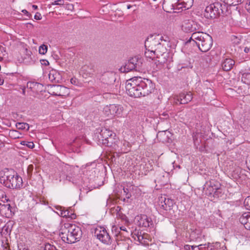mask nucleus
Here are the masks:
<instances>
[{"instance_id": "42", "label": "nucleus", "mask_w": 250, "mask_h": 250, "mask_svg": "<svg viewBox=\"0 0 250 250\" xmlns=\"http://www.w3.org/2000/svg\"><path fill=\"white\" fill-rule=\"evenodd\" d=\"M7 201L5 192L3 190L0 189V202L5 203V201Z\"/></svg>"}, {"instance_id": "43", "label": "nucleus", "mask_w": 250, "mask_h": 250, "mask_svg": "<svg viewBox=\"0 0 250 250\" xmlns=\"http://www.w3.org/2000/svg\"><path fill=\"white\" fill-rule=\"evenodd\" d=\"M21 144L22 145L26 146L29 148H33L35 146L34 143L32 142L22 141L21 142Z\"/></svg>"}, {"instance_id": "52", "label": "nucleus", "mask_w": 250, "mask_h": 250, "mask_svg": "<svg viewBox=\"0 0 250 250\" xmlns=\"http://www.w3.org/2000/svg\"><path fill=\"white\" fill-rule=\"evenodd\" d=\"M244 51L245 53H249L250 52V45H247L245 47H244Z\"/></svg>"}, {"instance_id": "53", "label": "nucleus", "mask_w": 250, "mask_h": 250, "mask_svg": "<svg viewBox=\"0 0 250 250\" xmlns=\"http://www.w3.org/2000/svg\"><path fill=\"white\" fill-rule=\"evenodd\" d=\"M34 18L37 20H41L42 19V16L40 13H37L34 16Z\"/></svg>"}, {"instance_id": "26", "label": "nucleus", "mask_w": 250, "mask_h": 250, "mask_svg": "<svg viewBox=\"0 0 250 250\" xmlns=\"http://www.w3.org/2000/svg\"><path fill=\"white\" fill-rule=\"evenodd\" d=\"M65 169L67 171L66 179L67 180L71 181L72 177L75 175L74 171L75 168L72 166H67L65 167Z\"/></svg>"}, {"instance_id": "20", "label": "nucleus", "mask_w": 250, "mask_h": 250, "mask_svg": "<svg viewBox=\"0 0 250 250\" xmlns=\"http://www.w3.org/2000/svg\"><path fill=\"white\" fill-rule=\"evenodd\" d=\"M179 0H164L163 4V8L167 12H174L175 4Z\"/></svg>"}, {"instance_id": "15", "label": "nucleus", "mask_w": 250, "mask_h": 250, "mask_svg": "<svg viewBox=\"0 0 250 250\" xmlns=\"http://www.w3.org/2000/svg\"><path fill=\"white\" fill-rule=\"evenodd\" d=\"M114 132L105 128H103L100 132L96 133L95 137L100 145H103L104 143L107 140Z\"/></svg>"}, {"instance_id": "58", "label": "nucleus", "mask_w": 250, "mask_h": 250, "mask_svg": "<svg viewBox=\"0 0 250 250\" xmlns=\"http://www.w3.org/2000/svg\"><path fill=\"white\" fill-rule=\"evenodd\" d=\"M191 247L192 246H190L189 245H186V246H185V249L188 250H192V249L191 248Z\"/></svg>"}, {"instance_id": "37", "label": "nucleus", "mask_w": 250, "mask_h": 250, "mask_svg": "<svg viewBox=\"0 0 250 250\" xmlns=\"http://www.w3.org/2000/svg\"><path fill=\"white\" fill-rule=\"evenodd\" d=\"M11 206L9 204H4L3 202H1V205H0V211H11Z\"/></svg>"}, {"instance_id": "47", "label": "nucleus", "mask_w": 250, "mask_h": 250, "mask_svg": "<svg viewBox=\"0 0 250 250\" xmlns=\"http://www.w3.org/2000/svg\"><path fill=\"white\" fill-rule=\"evenodd\" d=\"M244 204L248 209H250V196H248L245 199Z\"/></svg>"}, {"instance_id": "13", "label": "nucleus", "mask_w": 250, "mask_h": 250, "mask_svg": "<svg viewBox=\"0 0 250 250\" xmlns=\"http://www.w3.org/2000/svg\"><path fill=\"white\" fill-rule=\"evenodd\" d=\"M49 90L51 94L58 96H65L69 93V89L61 85H51Z\"/></svg>"}, {"instance_id": "59", "label": "nucleus", "mask_w": 250, "mask_h": 250, "mask_svg": "<svg viewBox=\"0 0 250 250\" xmlns=\"http://www.w3.org/2000/svg\"><path fill=\"white\" fill-rule=\"evenodd\" d=\"M4 83V80L0 77V85H1Z\"/></svg>"}, {"instance_id": "36", "label": "nucleus", "mask_w": 250, "mask_h": 250, "mask_svg": "<svg viewBox=\"0 0 250 250\" xmlns=\"http://www.w3.org/2000/svg\"><path fill=\"white\" fill-rule=\"evenodd\" d=\"M208 245L210 250H218V249L221 247V244L219 242L208 243Z\"/></svg>"}, {"instance_id": "2", "label": "nucleus", "mask_w": 250, "mask_h": 250, "mask_svg": "<svg viewBox=\"0 0 250 250\" xmlns=\"http://www.w3.org/2000/svg\"><path fill=\"white\" fill-rule=\"evenodd\" d=\"M0 183L11 189H20L23 185L21 177L13 169H8L0 171Z\"/></svg>"}, {"instance_id": "8", "label": "nucleus", "mask_w": 250, "mask_h": 250, "mask_svg": "<svg viewBox=\"0 0 250 250\" xmlns=\"http://www.w3.org/2000/svg\"><path fill=\"white\" fill-rule=\"evenodd\" d=\"M181 26L182 30L187 33L199 30L201 28V25L197 22L188 19L183 21Z\"/></svg>"}, {"instance_id": "50", "label": "nucleus", "mask_w": 250, "mask_h": 250, "mask_svg": "<svg viewBox=\"0 0 250 250\" xmlns=\"http://www.w3.org/2000/svg\"><path fill=\"white\" fill-rule=\"evenodd\" d=\"M160 118L163 119H167L169 117V115L167 112H164L160 114Z\"/></svg>"}, {"instance_id": "60", "label": "nucleus", "mask_w": 250, "mask_h": 250, "mask_svg": "<svg viewBox=\"0 0 250 250\" xmlns=\"http://www.w3.org/2000/svg\"><path fill=\"white\" fill-rule=\"evenodd\" d=\"M122 219H123V220H124V219H125V222H127V223H128V220L126 219V217L125 216H123V217H122Z\"/></svg>"}, {"instance_id": "33", "label": "nucleus", "mask_w": 250, "mask_h": 250, "mask_svg": "<svg viewBox=\"0 0 250 250\" xmlns=\"http://www.w3.org/2000/svg\"><path fill=\"white\" fill-rule=\"evenodd\" d=\"M191 249H198V250H210L209 248L208 243L205 244H201L198 246H192Z\"/></svg>"}, {"instance_id": "9", "label": "nucleus", "mask_w": 250, "mask_h": 250, "mask_svg": "<svg viewBox=\"0 0 250 250\" xmlns=\"http://www.w3.org/2000/svg\"><path fill=\"white\" fill-rule=\"evenodd\" d=\"M221 184L217 181L211 180L206 182L203 187V192L205 194L209 196L212 197L215 189L218 187H220Z\"/></svg>"}, {"instance_id": "64", "label": "nucleus", "mask_w": 250, "mask_h": 250, "mask_svg": "<svg viewBox=\"0 0 250 250\" xmlns=\"http://www.w3.org/2000/svg\"><path fill=\"white\" fill-rule=\"evenodd\" d=\"M120 209H121V207H120L118 206V207H117V208H116V210L118 211H120Z\"/></svg>"}, {"instance_id": "30", "label": "nucleus", "mask_w": 250, "mask_h": 250, "mask_svg": "<svg viewBox=\"0 0 250 250\" xmlns=\"http://www.w3.org/2000/svg\"><path fill=\"white\" fill-rule=\"evenodd\" d=\"M242 82L247 84H250V73H244L242 75Z\"/></svg>"}, {"instance_id": "12", "label": "nucleus", "mask_w": 250, "mask_h": 250, "mask_svg": "<svg viewBox=\"0 0 250 250\" xmlns=\"http://www.w3.org/2000/svg\"><path fill=\"white\" fill-rule=\"evenodd\" d=\"M161 38H159L157 36L156 37L153 38V36L148 37L145 42V47L148 51H150L151 53H153L154 50L160 43V40H162Z\"/></svg>"}, {"instance_id": "10", "label": "nucleus", "mask_w": 250, "mask_h": 250, "mask_svg": "<svg viewBox=\"0 0 250 250\" xmlns=\"http://www.w3.org/2000/svg\"><path fill=\"white\" fill-rule=\"evenodd\" d=\"M131 235L132 238L139 243L144 245H148L150 236L148 234L135 229L133 231H131Z\"/></svg>"}, {"instance_id": "1", "label": "nucleus", "mask_w": 250, "mask_h": 250, "mask_svg": "<svg viewBox=\"0 0 250 250\" xmlns=\"http://www.w3.org/2000/svg\"><path fill=\"white\" fill-rule=\"evenodd\" d=\"M154 88L155 85L151 80L141 77H134L126 82V93L132 97L147 96L154 91Z\"/></svg>"}, {"instance_id": "51", "label": "nucleus", "mask_w": 250, "mask_h": 250, "mask_svg": "<svg viewBox=\"0 0 250 250\" xmlns=\"http://www.w3.org/2000/svg\"><path fill=\"white\" fill-rule=\"evenodd\" d=\"M123 190H124V193L125 194L126 198H128V199L131 196V194H130V193H129L128 189L127 188H123Z\"/></svg>"}, {"instance_id": "54", "label": "nucleus", "mask_w": 250, "mask_h": 250, "mask_svg": "<svg viewBox=\"0 0 250 250\" xmlns=\"http://www.w3.org/2000/svg\"><path fill=\"white\" fill-rule=\"evenodd\" d=\"M41 62L42 64L45 65V66L48 65L49 64L48 61L47 60H42L41 61Z\"/></svg>"}, {"instance_id": "7", "label": "nucleus", "mask_w": 250, "mask_h": 250, "mask_svg": "<svg viewBox=\"0 0 250 250\" xmlns=\"http://www.w3.org/2000/svg\"><path fill=\"white\" fill-rule=\"evenodd\" d=\"M221 7L222 5L219 2L210 4L206 7L204 12V16L207 19L216 18L220 14L221 12H223Z\"/></svg>"}, {"instance_id": "16", "label": "nucleus", "mask_w": 250, "mask_h": 250, "mask_svg": "<svg viewBox=\"0 0 250 250\" xmlns=\"http://www.w3.org/2000/svg\"><path fill=\"white\" fill-rule=\"evenodd\" d=\"M120 144V141L117 138L115 133H113L111 136L106 140L103 145L112 147L114 150H119Z\"/></svg>"}, {"instance_id": "41", "label": "nucleus", "mask_w": 250, "mask_h": 250, "mask_svg": "<svg viewBox=\"0 0 250 250\" xmlns=\"http://www.w3.org/2000/svg\"><path fill=\"white\" fill-rule=\"evenodd\" d=\"M47 45L42 44L39 47V52L40 54L44 55L47 52Z\"/></svg>"}, {"instance_id": "46", "label": "nucleus", "mask_w": 250, "mask_h": 250, "mask_svg": "<svg viewBox=\"0 0 250 250\" xmlns=\"http://www.w3.org/2000/svg\"><path fill=\"white\" fill-rule=\"evenodd\" d=\"M159 58H157L159 60L158 61L160 63L164 64L167 62V58H165L164 56H158Z\"/></svg>"}, {"instance_id": "14", "label": "nucleus", "mask_w": 250, "mask_h": 250, "mask_svg": "<svg viewBox=\"0 0 250 250\" xmlns=\"http://www.w3.org/2000/svg\"><path fill=\"white\" fill-rule=\"evenodd\" d=\"M95 235L100 241L104 244H109L111 243L110 237L104 228L96 229L95 230Z\"/></svg>"}, {"instance_id": "23", "label": "nucleus", "mask_w": 250, "mask_h": 250, "mask_svg": "<svg viewBox=\"0 0 250 250\" xmlns=\"http://www.w3.org/2000/svg\"><path fill=\"white\" fill-rule=\"evenodd\" d=\"M239 220L246 229L250 230V212L243 213Z\"/></svg>"}, {"instance_id": "38", "label": "nucleus", "mask_w": 250, "mask_h": 250, "mask_svg": "<svg viewBox=\"0 0 250 250\" xmlns=\"http://www.w3.org/2000/svg\"><path fill=\"white\" fill-rule=\"evenodd\" d=\"M21 133L19 131L15 130H11L9 132V135L14 139L19 138Z\"/></svg>"}, {"instance_id": "27", "label": "nucleus", "mask_w": 250, "mask_h": 250, "mask_svg": "<svg viewBox=\"0 0 250 250\" xmlns=\"http://www.w3.org/2000/svg\"><path fill=\"white\" fill-rule=\"evenodd\" d=\"M60 215L62 217L70 218L71 219L75 218V214H71V215H68V210L65 209L64 208L60 207Z\"/></svg>"}, {"instance_id": "28", "label": "nucleus", "mask_w": 250, "mask_h": 250, "mask_svg": "<svg viewBox=\"0 0 250 250\" xmlns=\"http://www.w3.org/2000/svg\"><path fill=\"white\" fill-rule=\"evenodd\" d=\"M186 5L181 0H179L177 3L175 4V12H179L180 10L183 11L184 10L188 9L187 7H185Z\"/></svg>"}, {"instance_id": "25", "label": "nucleus", "mask_w": 250, "mask_h": 250, "mask_svg": "<svg viewBox=\"0 0 250 250\" xmlns=\"http://www.w3.org/2000/svg\"><path fill=\"white\" fill-rule=\"evenodd\" d=\"M234 61L231 59H226L222 63V69L225 71H229L234 65Z\"/></svg>"}, {"instance_id": "62", "label": "nucleus", "mask_w": 250, "mask_h": 250, "mask_svg": "<svg viewBox=\"0 0 250 250\" xmlns=\"http://www.w3.org/2000/svg\"><path fill=\"white\" fill-rule=\"evenodd\" d=\"M71 83H75V79H74L72 78L71 79Z\"/></svg>"}, {"instance_id": "55", "label": "nucleus", "mask_w": 250, "mask_h": 250, "mask_svg": "<svg viewBox=\"0 0 250 250\" xmlns=\"http://www.w3.org/2000/svg\"><path fill=\"white\" fill-rule=\"evenodd\" d=\"M246 164L248 166V168L250 170V156L247 157V160H246Z\"/></svg>"}, {"instance_id": "3", "label": "nucleus", "mask_w": 250, "mask_h": 250, "mask_svg": "<svg viewBox=\"0 0 250 250\" xmlns=\"http://www.w3.org/2000/svg\"><path fill=\"white\" fill-rule=\"evenodd\" d=\"M65 229H62L60 236L63 241L68 244L74 243L80 240L82 236L81 228L74 224H65Z\"/></svg>"}, {"instance_id": "31", "label": "nucleus", "mask_w": 250, "mask_h": 250, "mask_svg": "<svg viewBox=\"0 0 250 250\" xmlns=\"http://www.w3.org/2000/svg\"><path fill=\"white\" fill-rule=\"evenodd\" d=\"M27 87H29L31 89H42L43 87V85L39 83H35V82H28L27 84Z\"/></svg>"}, {"instance_id": "40", "label": "nucleus", "mask_w": 250, "mask_h": 250, "mask_svg": "<svg viewBox=\"0 0 250 250\" xmlns=\"http://www.w3.org/2000/svg\"><path fill=\"white\" fill-rule=\"evenodd\" d=\"M123 144V147H121V150L124 151H129V148H130L131 145L130 143L126 141H124L122 142Z\"/></svg>"}, {"instance_id": "32", "label": "nucleus", "mask_w": 250, "mask_h": 250, "mask_svg": "<svg viewBox=\"0 0 250 250\" xmlns=\"http://www.w3.org/2000/svg\"><path fill=\"white\" fill-rule=\"evenodd\" d=\"M16 126L18 129L28 130L29 129V125L25 123H17Z\"/></svg>"}, {"instance_id": "22", "label": "nucleus", "mask_w": 250, "mask_h": 250, "mask_svg": "<svg viewBox=\"0 0 250 250\" xmlns=\"http://www.w3.org/2000/svg\"><path fill=\"white\" fill-rule=\"evenodd\" d=\"M49 80L54 83H60L62 81V77L59 72L55 69L50 71L48 74Z\"/></svg>"}, {"instance_id": "56", "label": "nucleus", "mask_w": 250, "mask_h": 250, "mask_svg": "<svg viewBox=\"0 0 250 250\" xmlns=\"http://www.w3.org/2000/svg\"><path fill=\"white\" fill-rule=\"evenodd\" d=\"M21 12L24 14L26 15V16L28 17H29L31 16V15L28 13V12L25 9L22 10Z\"/></svg>"}, {"instance_id": "11", "label": "nucleus", "mask_w": 250, "mask_h": 250, "mask_svg": "<svg viewBox=\"0 0 250 250\" xmlns=\"http://www.w3.org/2000/svg\"><path fill=\"white\" fill-rule=\"evenodd\" d=\"M123 109V107L118 104H110L106 106L104 109V112L107 116H121Z\"/></svg>"}, {"instance_id": "48", "label": "nucleus", "mask_w": 250, "mask_h": 250, "mask_svg": "<svg viewBox=\"0 0 250 250\" xmlns=\"http://www.w3.org/2000/svg\"><path fill=\"white\" fill-rule=\"evenodd\" d=\"M34 167L32 165L28 166L27 169V173L29 176L32 175V171L33 170Z\"/></svg>"}, {"instance_id": "17", "label": "nucleus", "mask_w": 250, "mask_h": 250, "mask_svg": "<svg viewBox=\"0 0 250 250\" xmlns=\"http://www.w3.org/2000/svg\"><path fill=\"white\" fill-rule=\"evenodd\" d=\"M192 99V94L190 92H183L180 93L175 98V102L177 104L179 102L180 104H186L191 101Z\"/></svg>"}, {"instance_id": "19", "label": "nucleus", "mask_w": 250, "mask_h": 250, "mask_svg": "<svg viewBox=\"0 0 250 250\" xmlns=\"http://www.w3.org/2000/svg\"><path fill=\"white\" fill-rule=\"evenodd\" d=\"M102 80L104 83L112 84L116 80V74L113 71H107L102 75Z\"/></svg>"}, {"instance_id": "44", "label": "nucleus", "mask_w": 250, "mask_h": 250, "mask_svg": "<svg viewBox=\"0 0 250 250\" xmlns=\"http://www.w3.org/2000/svg\"><path fill=\"white\" fill-rule=\"evenodd\" d=\"M186 5L185 7L190 8L193 3V0H181Z\"/></svg>"}, {"instance_id": "61", "label": "nucleus", "mask_w": 250, "mask_h": 250, "mask_svg": "<svg viewBox=\"0 0 250 250\" xmlns=\"http://www.w3.org/2000/svg\"><path fill=\"white\" fill-rule=\"evenodd\" d=\"M32 7L34 10H36L38 9V6L36 5H33Z\"/></svg>"}, {"instance_id": "57", "label": "nucleus", "mask_w": 250, "mask_h": 250, "mask_svg": "<svg viewBox=\"0 0 250 250\" xmlns=\"http://www.w3.org/2000/svg\"><path fill=\"white\" fill-rule=\"evenodd\" d=\"M120 229L121 230H123V231H126V232H127V230H126V228L125 227H123V226L120 227Z\"/></svg>"}, {"instance_id": "29", "label": "nucleus", "mask_w": 250, "mask_h": 250, "mask_svg": "<svg viewBox=\"0 0 250 250\" xmlns=\"http://www.w3.org/2000/svg\"><path fill=\"white\" fill-rule=\"evenodd\" d=\"M201 236V231L200 230L196 229L194 231H192L190 234V237L192 240H197L198 239L200 238Z\"/></svg>"}, {"instance_id": "34", "label": "nucleus", "mask_w": 250, "mask_h": 250, "mask_svg": "<svg viewBox=\"0 0 250 250\" xmlns=\"http://www.w3.org/2000/svg\"><path fill=\"white\" fill-rule=\"evenodd\" d=\"M224 193L223 192V189L220 187H218V188L215 189L212 197L214 198H220L222 197Z\"/></svg>"}, {"instance_id": "45", "label": "nucleus", "mask_w": 250, "mask_h": 250, "mask_svg": "<svg viewBox=\"0 0 250 250\" xmlns=\"http://www.w3.org/2000/svg\"><path fill=\"white\" fill-rule=\"evenodd\" d=\"M44 250H58L55 246L50 244H47L45 245Z\"/></svg>"}, {"instance_id": "4", "label": "nucleus", "mask_w": 250, "mask_h": 250, "mask_svg": "<svg viewBox=\"0 0 250 250\" xmlns=\"http://www.w3.org/2000/svg\"><path fill=\"white\" fill-rule=\"evenodd\" d=\"M191 40L195 42L199 50L203 52L208 51L213 43L212 37L203 32H194L187 42H190Z\"/></svg>"}, {"instance_id": "39", "label": "nucleus", "mask_w": 250, "mask_h": 250, "mask_svg": "<svg viewBox=\"0 0 250 250\" xmlns=\"http://www.w3.org/2000/svg\"><path fill=\"white\" fill-rule=\"evenodd\" d=\"M231 41L234 44H238L241 41V36H235L233 35L231 37Z\"/></svg>"}, {"instance_id": "63", "label": "nucleus", "mask_w": 250, "mask_h": 250, "mask_svg": "<svg viewBox=\"0 0 250 250\" xmlns=\"http://www.w3.org/2000/svg\"><path fill=\"white\" fill-rule=\"evenodd\" d=\"M22 93L23 95H25V88H24L22 89Z\"/></svg>"}, {"instance_id": "24", "label": "nucleus", "mask_w": 250, "mask_h": 250, "mask_svg": "<svg viewBox=\"0 0 250 250\" xmlns=\"http://www.w3.org/2000/svg\"><path fill=\"white\" fill-rule=\"evenodd\" d=\"M153 54L156 55L157 58H159L158 56H164L165 58L168 56L166 48L161 42L157 45L156 50L154 51Z\"/></svg>"}, {"instance_id": "18", "label": "nucleus", "mask_w": 250, "mask_h": 250, "mask_svg": "<svg viewBox=\"0 0 250 250\" xmlns=\"http://www.w3.org/2000/svg\"><path fill=\"white\" fill-rule=\"evenodd\" d=\"M174 204L173 201L169 198L161 197L159 198V207L166 211L170 210Z\"/></svg>"}, {"instance_id": "5", "label": "nucleus", "mask_w": 250, "mask_h": 250, "mask_svg": "<svg viewBox=\"0 0 250 250\" xmlns=\"http://www.w3.org/2000/svg\"><path fill=\"white\" fill-rule=\"evenodd\" d=\"M143 60L138 56L129 59L125 64L121 67L120 70L121 72L126 73L130 71L140 72L142 70Z\"/></svg>"}, {"instance_id": "21", "label": "nucleus", "mask_w": 250, "mask_h": 250, "mask_svg": "<svg viewBox=\"0 0 250 250\" xmlns=\"http://www.w3.org/2000/svg\"><path fill=\"white\" fill-rule=\"evenodd\" d=\"M138 221L137 224L143 227H148L150 224H151V220L146 215H141L136 217Z\"/></svg>"}, {"instance_id": "35", "label": "nucleus", "mask_w": 250, "mask_h": 250, "mask_svg": "<svg viewBox=\"0 0 250 250\" xmlns=\"http://www.w3.org/2000/svg\"><path fill=\"white\" fill-rule=\"evenodd\" d=\"M223 1L225 4L228 5H236L239 3L240 0H221Z\"/></svg>"}, {"instance_id": "6", "label": "nucleus", "mask_w": 250, "mask_h": 250, "mask_svg": "<svg viewBox=\"0 0 250 250\" xmlns=\"http://www.w3.org/2000/svg\"><path fill=\"white\" fill-rule=\"evenodd\" d=\"M143 60L138 56L129 59L125 64L121 67L120 70L121 72L126 73L130 71L140 72L142 70Z\"/></svg>"}, {"instance_id": "49", "label": "nucleus", "mask_w": 250, "mask_h": 250, "mask_svg": "<svg viewBox=\"0 0 250 250\" xmlns=\"http://www.w3.org/2000/svg\"><path fill=\"white\" fill-rule=\"evenodd\" d=\"M53 5H62L64 4L63 0H57L54 1L52 3Z\"/></svg>"}]
</instances>
